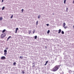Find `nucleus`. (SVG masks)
Returning a JSON list of instances; mask_svg holds the SVG:
<instances>
[{"instance_id": "f257e3e1", "label": "nucleus", "mask_w": 74, "mask_h": 74, "mask_svg": "<svg viewBox=\"0 0 74 74\" xmlns=\"http://www.w3.org/2000/svg\"><path fill=\"white\" fill-rule=\"evenodd\" d=\"M59 67L60 66L59 65H56L52 69V71L54 72L56 71L59 69Z\"/></svg>"}, {"instance_id": "f03ea898", "label": "nucleus", "mask_w": 74, "mask_h": 74, "mask_svg": "<svg viewBox=\"0 0 74 74\" xmlns=\"http://www.w3.org/2000/svg\"><path fill=\"white\" fill-rule=\"evenodd\" d=\"M6 36V34L5 33H3V34L1 35V38H4Z\"/></svg>"}, {"instance_id": "7ed1b4c3", "label": "nucleus", "mask_w": 74, "mask_h": 74, "mask_svg": "<svg viewBox=\"0 0 74 74\" xmlns=\"http://www.w3.org/2000/svg\"><path fill=\"white\" fill-rule=\"evenodd\" d=\"M66 25V23H63V27L64 28V29H66L67 28V26L65 27V25Z\"/></svg>"}, {"instance_id": "20e7f679", "label": "nucleus", "mask_w": 74, "mask_h": 74, "mask_svg": "<svg viewBox=\"0 0 74 74\" xmlns=\"http://www.w3.org/2000/svg\"><path fill=\"white\" fill-rule=\"evenodd\" d=\"M1 59H5V57L4 56H2L1 57Z\"/></svg>"}, {"instance_id": "39448f33", "label": "nucleus", "mask_w": 74, "mask_h": 74, "mask_svg": "<svg viewBox=\"0 0 74 74\" xmlns=\"http://www.w3.org/2000/svg\"><path fill=\"white\" fill-rule=\"evenodd\" d=\"M11 36H9L7 38L6 41H8V40H9V39H10V38H11Z\"/></svg>"}, {"instance_id": "423d86ee", "label": "nucleus", "mask_w": 74, "mask_h": 74, "mask_svg": "<svg viewBox=\"0 0 74 74\" xmlns=\"http://www.w3.org/2000/svg\"><path fill=\"white\" fill-rule=\"evenodd\" d=\"M62 30H61V29H60L59 30V32H58V33H61V31Z\"/></svg>"}, {"instance_id": "0eeeda50", "label": "nucleus", "mask_w": 74, "mask_h": 74, "mask_svg": "<svg viewBox=\"0 0 74 74\" xmlns=\"http://www.w3.org/2000/svg\"><path fill=\"white\" fill-rule=\"evenodd\" d=\"M6 30L4 29V30H3L2 32V33H4V32H5Z\"/></svg>"}, {"instance_id": "6e6552de", "label": "nucleus", "mask_w": 74, "mask_h": 74, "mask_svg": "<svg viewBox=\"0 0 74 74\" xmlns=\"http://www.w3.org/2000/svg\"><path fill=\"white\" fill-rule=\"evenodd\" d=\"M2 20H3V17H0V21H2Z\"/></svg>"}, {"instance_id": "1a4fd4ad", "label": "nucleus", "mask_w": 74, "mask_h": 74, "mask_svg": "<svg viewBox=\"0 0 74 74\" xmlns=\"http://www.w3.org/2000/svg\"><path fill=\"white\" fill-rule=\"evenodd\" d=\"M7 51L6 50H4V52H5V53H7Z\"/></svg>"}, {"instance_id": "9d476101", "label": "nucleus", "mask_w": 74, "mask_h": 74, "mask_svg": "<svg viewBox=\"0 0 74 74\" xmlns=\"http://www.w3.org/2000/svg\"><path fill=\"white\" fill-rule=\"evenodd\" d=\"M48 61H47L46 62V63H45V66H46V65H47V63H48Z\"/></svg>"}, {"instance_id": "9b49d317", "label": "nucleus", "mask_w": 74, "mask_h": 74, "mask_svg": "<svg viewBox=\"0 0 74 74\" xmlns=\"http://www.w3.org/2000/svg\"><path fill=\"white\" fill-rule=\"evenodd\" d=\"M5 8V7L3 6V7L2 8V10H4V9Z\"/></svg>"}, {"instance_id": "f8f14e48", "label": "nucleus", "mask_w": 74, "mask_h": 74, "mask_svg": "<svg viewBox=\"0 0 74 74\" xmlns=\"http://www.w3.org/2000/svg\"><path fill=\"white\" fill-rule=\"evenodd\" d=\"M49 32H50V30H48L47 32V34H49Z\"/></svg>"}, {"instance_id": "ddd939ff", "label": "nucleus", "mask_w": 74, "mask_h": 74, "mask_svg": "<svg viewBox=\"0 0 74 74\" xmlns=\"http://www.w3.org/2000/svg\"><path fill=\"white\" fill-rule=\"evenodd\" d=\"M20 59H23V57L22 56H20Z\"/></svg>"}, {"instance_id": "4468645a", "label": "nucleus", "mask_w": 74, "mask_h": 74, "mask_svg": "<svg viewBox=\"0 0 74 74\" xmlns=\"http://www.w3.org/2000/svg\"><path fill=\"white\" fill-rule=\"evenodd\" d=\"M62 34H64V32L63 31H62Z\"/></svg>"}, {"instance_id": "2eb2a0df", "label": "nucleus", "mask_w": 74, "mask_h": 74, "mask_svg": "<svg viewBox=\"0 0 74 74\" xmlns=\"http://www.w3.org/2000/svg\"><path fill=\"white\" fill-rule=\"evenodd\" d=\"M37 38V36H36L34 37V38L35 39H36Z\"/></svg>"}, {"instance_id": "dca6fc26", "label": "nucleus", "mask_w": 74, "mask_h": 74, "mask_svg": "<svg viewBox=\"0 0 74 74\" xmlns=\"http://www.w3.org/2000/svg\"><path fill=\"white\" fill-rule=\"evenodd\" d=\"M40 17H41V16L40 15L39 16H38V19H40Z\"/></svg>"}, {"instance_id": "f3484780", "label": "nucleus", "mask_w": 74, "mask_h": 74, "mask_svg": "<svg viewBox=\"0 0 74 74\" xmlns=\"http://www.w3.org/2000/svg\"><path fill=\"white\" fill-rule=\"evenodd\" d=\"M31 31H29V34H30V33H31Z\"/></svg>"}, {"instance_id": "a211bd4d", "label": "nucleus", "mask_w": 74, "mask_h": 74, "mask_svg": "<svg viewBox=\"0 0 74 74\" xmlns=\"http://www.w3.org/2000/svg\"><path fill=\"white\" fill-rule=\"evenodd\" d=\"M66 0H64V4H66Z\"/></svg>"}, {"instance_id": "6ab92c4d", "label": "nucleus", "mask_w": 74, "mask_h": 74, "mask_svg": "<svg viewBox=\"0 0 74 74\" xmlns=\"http://www.w3.org/2000/svg\"><path fill=\"white\" fill-rule=\"evenodd\" d=\"M13 18V14H12V16H11L10 18L11 19L12 18Z\"/></svg>"}, {"instance_id": "aec40b11", "label": "nucleus", "mask_w": 74, "mask_h": 74, "mask_svg": "<svg viewBox=\"0 0 74 74\" xmlns=\"http://www.w3.org/2000/svg\"><path fill=\"white\" fill-rule=\"evenodd\" d=\"M38 21H37L36 22V25H38Z\"/></svg>"}, {"instance_id": "412c9836", "label": "nucleus", "mask_w": 74, "mask_h": 74, "mask_svg": "<svg viewBox=\"0 0 74 74\" xmlns=\"http://www.w3.org/2000/svg\"><path fill=\"white\" fill-rule=\"evenodd\" d=\"M68 10H69V8H66V11L67 12L68 11Z\"/></svg>"}, {"instance_id": "4be33fe9", "label": "nucleus", "mask_w": 74, "mask_h": 74, "mask_svg": "<svg viewBox=\"0 0 74 74\" xmlns=\"http://www.w3.org/2000/svg\"><path fill=\"white\" fill-rule=\"evenodd\" d=\"M19 29L18 28H17L16 29V30H17L18 31V30Z\"/></svg>"}, {"instance_id": "5701e85b", "label": "nucleus", "mask_w": 74, "mask_h": 74, "mask_svg": "<svg viewBox=\"0 0 74 74\" xmlns=\"http://www.w3.org/2000/svg\"><path fill=\"white\" fill-rule=\"evenodd\" d=\"M7 53H4V55H5V56L6 55H7Z\"/></svg>"}, {"instance_id": "b1692460", "label": "nucleus", "mask_w": 74, "mask_h": 74, "mask_svg": "<svg viewBox=\"0 0 74 74\" xmlns=\"http://www.w3.org/2000/svg\"><path fill=\"white\" fill-rule=\"evenodd\" d=\"M16 64V62H14L13 63V65H15Z\"/></svg>"}, {"instance_id": "393cba45", "label": "nucleus", "mask_w": 74, "mask_h": 74, "mask_svg": "<svg viewBox=\"0 0 74 74\" xmlns=\"http://www.w3.org/2000/svg\"><path fill=\"white\" fill-rule=\"evenodd\" d=\"M5 49H6V50H7L8 49V47H6L5 48Z\"/></svg>"}, {"instance_id": "a878e982", "label": "nucleus", "mask_w": 74, "mask_h": 74, "mask_svg": "<svg viewBox=\"0 0 74 74\" xmlns=\"http://www.w3.org/2000/svg\"><path fill=\"white\" fill-rule=\"evenodd\" d=\"M35 32V30H34L33 32V34H34Z\"/></svg>"}, {"instance_id": "bb28decb", "label": "nucleus", "mask_w": 74, "mask_h": 74, "mask_svg": "<svg viewBox=\"0 0 74 74\" xmlns=\"http://www.w3.org/2000/svg\"><path fill=\"white\" fill-rule=\"evenodd\" d=\"M22 73L23 74H24L25 73V71H22Z\"/></svg>"}, {"instance_id": "cd10ccee", "label": "nucleus", "mask_w": 74, "mask_h": 74, "mask_svg": "<svg viewBox=\"0 0 74 74\" xmlns=\"http://www.w3.org/2000/svg\"><path fill=\"white\" fill-rule=\"evenodd\" d=\"M23 10H24L23 9H22V12H23Z\"/></svg>"}, {"instance_id": "c85d7f7f", "label": "nucleus", "mask_w": 74, "mask_h": 74, "mask_svg": "<svg viewBox=\"0 0 74 74\" xmlns=\"http://www.w3.org/2000/svg\"><path fill=\"white\" fill-rule=\"evenodd\" d=\"M47 26H49V24H46Z\"/></svg>"}, {"instance_id": "c756f323", "label": "nucleus", "mask_w": 74, "mask_h": 74, "mask_svg": "<svg viewBox=\"0 0 74 74\" xmlns=\"http://www.w3.org/2000/svg\"><path fill=\"white\" fill-rule=\"evenodd\" d=\"M17 30H16L15 33H17Z\"/></svg>"}, {"instance_id": "7c9ffc66", "label": "nucleus", "mask_w": 74, "mask_h": 74, "mask_svg": "<svg viewBox=\"0 0 74 74\" xmlns=\"http://www.w3.org/2000/svg\"><path fill=\"white\" fill-rule=\"evenodd\" d=\"M32 67H35V65H33Z\"/></svg>"}, {"instance_id": "2f4dec72", "label": "nucleus", "mask_w": 74, "mask_h": 74, "mask_svg": "<svg viewBox=\"0 0 74 74\" xmlns=\"http://www.w3.org/2000/svg\"><path fill=\"white\" fill-rule=\"evenodd\" d=\"M73 4H74V0L73 1Z\"/></svg>"}, {"instance_id": "473e14b6", "label": "nucleus", "mask_w": 74, "mask_h": 74, "mask_svg": "<svg viewBox=\"0 0 74 74\" xmlns=\"http://www.w3.org/2000/svg\"><path fill=\"white\" fill-rule=\"evenodd\" d=\"M2 3L3 2V1L2 0Z\"/></svg>"}, {"instance_id": "72a5a7b5", "label": "nucleus", "mask_w": 74, "mask_h": 74, "mask_svg": "<svg viewBox=\"0 0 74 74\" xmlns=\"http://www.w3.org/2000/svg\"><path fill=\"white\" fill-rule=\"evenodd\" d=\"M45 47L46 48H47V46H45Z\"/></svg>"}, {"instance_id": "f704fd0d", "label": "nucleus", "mask_w": 74, "mask_h": 74, "mask_svg": "<svg viewBox=\"0 0 74 74\" xmlns=\"http://www.w3.org/2000/svg\"><path fill=\"white\" fill-rule=\"evenodd\" d=\"M73 28H74V25L73 26Z\"/></svg>"}, {"instance_id": "c9c22d12", "label": "nucleus", "mask_w": 74, "mask_h": 74, "mask_svg": "<svg viewBox=\"0 0 74 74\" xmlns=\"http://www.w3.org/2000/svg\"><path fill=\"white\" fill-rule=\"evenodd\" d=\"M2 0V1H4V0Z\"/></svg>"}, {"instance_id": "e433bc0d", "label": "nucleus", "mask_w": 74, "mask_h": 74, "mask_svg": "<svg viewBox=\"0 0 74 74\" xmlns=\"http://www.w3.org/2000/svg\"><path fill=\"white\" fill-rule=\"evenodd\" d=\"M73 72H74V71H73Z\"/></svg>"}]
</instances>
